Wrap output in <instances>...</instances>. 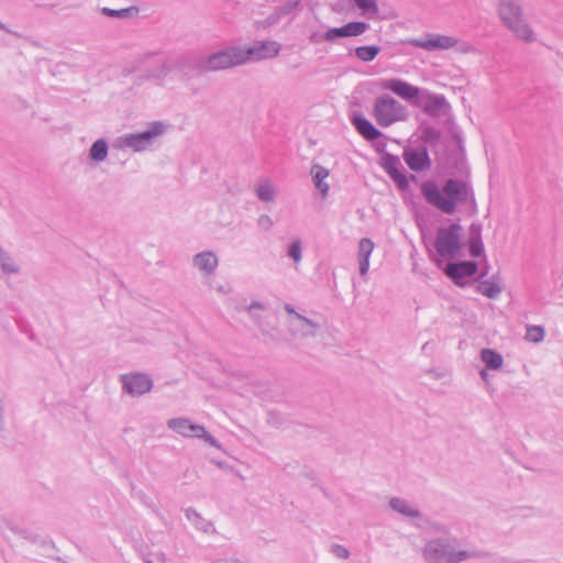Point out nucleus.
<instances>
[{
    "mask_svg": "<svg viewBox=\"0 0 563 563\" xmlns=\"http://www.w3.org/2000/svg\"><path fill=\"white\" fill-rule=\"evenodd\" d=\"M421 191L428 202L445 213H452L457 202L466 200L468 187L463 181L450 179L444 185L442 192H440L434 183L426 181L421 185Z\"/></svg>",
    "mask_w": 563,
    "mask_h": 563,
    "instance_id": "1",
    "label": "nucleus"
},
{
    "mask_svg": "<svg viewBox=\"0 0 563 563\" xmlns=\"http://www.w3.org/2000/svg\"><path fill=\"white\" fill-rule=\"evenodd\" d=\"M373 117L382 126H389L396 122L405 121L408 117L406 107L396 99L384 96L375 100Z\"/></svg>",
    "mask_w": 563,
    "mask_h": 563,
    "instance_id": "2",
    "label": "nucleus"
},
{
    "mask_svg": "<svg viewBox=\"0 0 563 563\" xmlns=\"http://www.w3.org/2000/svg\"><path fill=\"white\" fill-rule=\"evenodd\" d=\"M499 15L507 25L519 38L531 42L533 40V32L531 27L522 20L520 9L512 2H503L499 7Z\"/></svg>",
    "mask_w": 563,
    "mask_h": 563,
    "instance_id": "3",
    "label": "nucleus"
},
{
    "mask_svg": "<svg viewBox=\"0 0 563 563\" xmlns=\"http://www.w3.org/2000/svg\"><path fill=\"white\" fill-rule=\"evenodd\" d=\"M461 230L462 228L459 224H452L446 229L439 230L435 240V249L441 256L453 257L460 252Z\"/></svg>",
    "mask_w": 563,
    "mask_h": 563,
    "instance_id": "4",
    "label": "nucleus"
},
{
    "mask_svg": "<svg viewBox=\"0 0 563 563\" xmlns=\"http://www.w3.org/2000/svg\"><path fill=\"white\" fill-rule=\"evenodd\" d=\"M280 52V44L275 41L256 42L249 48H242L243 63L261 62L276 57Z\"/></svg>",
    "mask_w": 563,
    "mask_h": 563,
    "instance_id": "5",
    "label": "nucleus"
},
{
    "mask_svg": "<svg viewBox=\"0 0 563 563\" xmlns=\"http://www.w3.org/2000/svg\"><path fill=\"white\" fill-rule=\"evenodd\" d=\"M242 56V48L240 47H234L228 51L219 52L217 54L211 55L208 58L206 63V68L209 70H220L236 65H241L244 64Z\"/></svg>",
    "mask_w": 563,
    "mask_h": 563,
    "instance_id": "6",
    "label": "nucleus"
},
{
    "mask_svg": "<svg viewBox=\"0 0 563 563\" xmlns=\"http://www.w3.org/2000/svg\"><path fill=\"white\" fill-rule=\"evenodd\" d=\"M379 86L382 89L391 91L399 98L407 101H415L420 93V89L418 87L398 78L382 79L379 81Z\"/></svg>",
    "mask_w": 563,
    "mask_h": 563,
    "instance_id": "7",
    "label": "nucleus"
},
{
    "mask_svg": "<svg viewBox=\"0 0 563 563\" xmlns=\"http://www.w3.org/2000/svg\"><path fill=\"white\" fill-rule=\"evenodd\" d=\"M367 30L364 22H350L341 27L329 29L323 37L325 41L333 42L339 37H352L363 34Z\"/></svg>",
    "mask_w": 563,
    "mask_h": 563,
    "instance_id": "8",
    "label": "nucleus"
},
{
    "mask_svg": "<svg viewBox=\"0 0 563 563\" xmlns=\"http://www.w3.org/2000/svg\"><path fill=\"white\" fill-rule=\"evenodd\" d=\"M416 46L432 51V49H449L457 44V40L452 36L434 34L424 40H416L412 42Z\"/></svg>",
    "mask_w": 563,
    "mask_h": 563,
    "instance_id": "9",
    "label": "nucleus"
},
{
    "mask_svg": "<svg viewBox=\"0 0 563 563\" xmlns=\"http://www.w3.org/2000/svg\"><path fill=\"white\" fill-rule=\"evenodd\" d=\"M444 271L456 285L461 286L463 278L471 277L477 272V264L474 262L452 263Z\"/></svg>",
    "mask_w": 563,
    "mask_h": 563,
    "instance_id": "10",
    "label": "nucleus"
},
{
    "mask_svg": "<svg viewBox=\"0 0 563 563\" xmlns=\"http://www.w3.org/2000/svg\"><path fill=\"white\" fill-rule=\"evenodd\" d=\"M123 387L128 393L133 395H142L152 388L151 379L142 374L125 375L122 378Z\"/></svg>",
    "mask_w": 563,
    "mask_h": 563,
    "instance_id": "11",
    "label": "nucleus"
},
{
    "mask_svg": "<svg viewBox=\"0 0 563 563\" xmlns=\"http://www.w3.org/2000/svg\"><path fill=\"white\" fill-rule=\"evenodd\" d=\"M404 159L412 170H422L430 166V158L426 148L406 150L404 152Z\"/></svg>",
    "mask_w": 563,
    "mask_h": 563,
    "instance_id": "12",
    "label": "nucleus"
},
{
    "mask_svg": "<svg viewBox=\"0 0 563 563\" xmlns=\"http://www.w3.org/2000/svg\"><path fill=\"white\" fill-rule=\"evenodd\" d=\"M169 428L177 431L178 433L190 437H202L205 435V429L201 426L191 424L186 419H173L168 422Z\"/></svg>",
    "mask_w": 563,
    "mask_h": 563,
    "instance_id": "13",
    "label": "nucleus"
},
{
    "mask_svg": "<svg viewBox=\"0 0 563 563\" xmlns=\"http://www.w3.org/2000/svg\"><path fill=\"white\" fill-rule=\"evenodd\" d=\"M163 132V125L161 123H155L151 128V130L145 131L140 134H133L126 137V143L131 147H134L135 150H141V143L143 142H150V140Z\"/></svg>",
    "mask_w": 563,
    "mask_h": 563,
    "instance_id": "14",
    "label": "nucleus"
},
{
    "mask_svg": "<svg viewBox=\"0 0 563 563\" xmlns=\"http://www.w3.org/2000/svg\"><path fill=\"white\" fill-rule=\"evenodd\" d=\"M353 124L357 132L366 140L373 141L380 136V132L373 125V123L361 115H355L353 118Z\"/></svg>",
    "mask_w": 563,
    "mask_h": 563,
    "instance_id": "15",
    "label": "nucleus"
},
{
    "mask_svg": "<svg viewBox=\"0 0 563 563\" xmlns=\"http://www.w3.org/2000/svg\"><path fill=\"white\" fill-rule=\"evenodd\" d=\"M374 250V243L369 239H362L358 243L360 273L365 275L369 267V256Z\"/></svg>",
    "mask_w": 563,
    "mask_h": 563,
    "instance_id": "16",
    "label": "nucleus"
},
{
    "mask_svg": "<svg viewBox=\"0 0 563 563\" xmlns=\"http://www.w3.org/2000/svg\"><path fill=\"white\" fill-rule=\"evenodd\" d=\"M311 174H312L316 187L320 190V192L323 196H325L329 190V185L323 183V180L325 178H328L329 170L320 165H313L311 168Z\"/></svg>",
    "mask_w": 563,
    "mask_h": 563,
    "instance_id": "17",
    "label": "nucleus"
},
{
    "mask_svg": "<svg viewBox=\"0 0 563 563\" xmlns=\"http://www.w3.org/2000/svg\"><path fill=\"white\" fill-rule=\"evenodd\" d=\"M195 265L205 271H213L218 265V260L213 253L205 252L195 257Z\"/></svg>",
    "mask_w": 563,
    "mask_h": 563,
    "instance_id": "18",
    "label": "nucleus"
},
{
    "mask_svg": "<svg viewBox=\"0 0 563 563\" xmlns=\"http://www.w3.org/2000/svg\"><path fill=\"white\" fill-rule=\"evenodd\" d=\"M481 357L490 369H498L503 365V356L494 350L484 349L481 353Z\"/></svg>",
    "mask_w": 563,
    "mask_h": 563,
    "instance_id": "19",
    "label": "nucleus"
},
{
    "mask_svg": "<svg viewBox=\"0 0 563 563\" xmlns=\"http://www.w3.org/2000/svg\"><path fill=\"white\" fill-rule=\"evenodd\" d=\"M379 53V47L377 46H360L355 49V55L358 59L363 62L373 60Z\"/></svg>",
    "mask_w": 563,
    "mask_h": 563,
    "instance_id": "20",
    "label": "nucleus"
},
{
    "mask_svg": "<svg viewBox=\"0 0 563 563\" xmlns=\"http://www.w3.org/2000/svg\"><path fill=\"white\" fill-rule=\"evenodd\" d=\"M108 154V146L103 140L96 141L90 148V157L95 161H103Z\"/></svg>",
    "mask_w": 563,
    "mask_h": 563,
    "instance_id": "21",
    "label": "nucleus"
},
{
    "mask_svg": "<svg viewBox=\"0 0 563 563\" xmlns=\"http://www.w3.org/2000/svg\"><path fill=\"white\" fill-rule=\"evenodd\" d=\"M468 250L470 254L474 257H478L484 253V246L478 230H475L474 236L468 241Z\"/></svg>",
    "mask_w": 563,
    "mask_h": 563,
    "instance_id": "22",
    "label": "nucleus"
},
{
    "mask_svg": "<svg viewBox=\"0 0 563 563\" xmlns=\"http://www.w3.org/2000/svg\"><path fill=\"white\" fill-rule=\"evenodd\" d=\"M478 291L488 298H496L500 295L501 289L497 284L485 282L478 285Z\"/></svg>",
    "mask_w": 563,
    "mask_h": 563,
    "instance_id": "23",
    "label": "nucleus"
},
{
    "mask_svg": "<svg viewBox=\"0 0 563 563\" xmlns=\"http://www.w3.org/2000/svg\"><path fill=\"white\" fill-rule=\"evenodd\" d=\"M257 196L261 200L269 201L274 197V188L268 181H263L256 189Z\"/></svg>",
    "mask_w": 563,
    "mask_h": 563,
    "instance_id": "24",
    "label": "nucleus"
},
{
    "mask_svg": "<svg viewBox=\"0 0 563 563\" xmlns=\"http://www.w3.org/2000/svg\"><path fill=\"white\" fill-rule=\"evenodd\" d=\"M526 339L533 343H539L544 339V330L539 325L528 327Z\"/></svg>",
    "mask_w": 563,
    "mask_h": 563,
    "instance_id": "25",
    "label": "nucleus"
},
{
    "mask_svg": "<svg viewBox=\"0 0 563 563\" xmlns=\"http://www.w3.org/2000/svg\"><path fill=\"white\" fill-rule=\"evenodd\" d=\"M400 162L398 158L393 156H387L384 159V168L388 173L389 176H394L399 172Z\"/></svg>",
    "mask_w": 563,
    "mask_h": 563,
    "instance_id": "26",
    "label": "nucleus"
},
{
    "mask_svg": "<svg viewBox=\"0 0 563 563\" xmlns=\"http://www.w3.org/2000/svg\"><path fill=\"white\" fill-rule=\"evenodd\" d=\"M354 2L358 8L371 11L372 13H377L378 11L375 0H354Z\"/></svg>",
    "mask_w": 563,
    "mask_h": 563,
    "instance_id": "27",
    "label": "nucleus"
},
{
    "mask_svg": "<svg viewBox=\"0 0 563 563\" xmlns=\"http://www.w3.org/2000/svg\"><path fill=\"white\" fill-rule=\"evenodd\" d=\"M390 506L396 509L397 511L401 512V514H406V515H413L412 511H410L409 507L406 505L405 501L402 500H399V499H393L390 501Z\"/></svg>",
    "mask_w": 563,
    "mask_h": 563,
    "instance_id": "28",
    "label": "nucleus"
},
{
    "mask_svg": "<svg viewBox=\"0 0 563 563\" xmlns=\"http://www.w3.org/2000/svg\"><path fill=\"white\" fill-rule=\"evenodd\" d=\"M390 177L394 179L399 189L406 190L408 188L407 177L400 170Z\"/></svg>",
    "mask_w": 563,
    "mask_h": 563,
    "instance_id": "29",
    "label": "nucleus"
},
{
    "mask_svg": "<svg viewBox=\"0 0 563 563\" xmlns=\"http://www.w3.org/2000/svg\"><path fill=\"white\" fill-rule=\"evenodd\" d=\"M289 255L292 257V260L296 263H298L300 261V258H301V249H300V243L299 242H294L290 245Z\"/></svg>",
    "mask_w": 563,
    "mask_h": 563,
    "instance_id": "30",
    "label": "nucleus"
},
{
    "mask_svg": "<svg viewBox=\"0 0 563 563\" xmlns=\"http://www.w3.org/2000/svg\"><path fill=\"white\" fill-rule=\"evenodd\" d=\"M132 10H133V8L122 9V10H111L108 8H103L102 12L109 16H124Z\"/></svg>",
    "mask_w": 563,
    "mask_h": 563,
    "instance_id": "31",
    "label": "nucleus"
},
{
    "mask_svg": "<svg viewBox=\"0 0 563 563\" xmlns=\"http://www.w3.org/2000/svg\"><path fill=\"white\" fill-rule=\"evenodd\" d=\"M430 99L437 104L442 106L444 103V99L442 97L433 96Z\"/></svg>",
    "mask_w": 563,
    "mask_h": 563,
    "instance_id": "32",
    "label": "nucleus"
},
{
    "mask_svg": "<svg viewBox=\"0 0 563 563\" xmlns=\"http://www.w3.org/2000/svg\"><path fill=\"white\" fill-rule=\"evenodd\" d=\"M335 551H336L338 555L341 558L347 556V551L341 547H336Z\"/></svg>",
    "mask_w": 563,
    "mask_h": 563,
    "instance_id": "33",
    "label": "nucleus"
},
{
    "mask_svg": "<svg viewBox=\"0 0 563 563\" xmlns=\"http://www.w3.org/2000/svg\"><path fill=\"white\" fill-rule=\"evenodd\" d=\"M438 551V548H435L433 544H429V547L427 548V552L429 554H431L432 552L437 553Z\"/></svg>",
    "mask_w": 563,
    "mask_h": 563,
    "instance_id": "34",
    "label": "nucleus"
},
{
    "mask_svg": "<svg viewBox=\"0 0 563 563\" xmlns=\"http://www.w3.org/2000/svg\"><path fill=\"white\" fill-rule=\"evenodd\" d=\"M459 555H460V556H459V559H457V560H462V559H464V558L466 556V554H465L464 552H463V553H460Z\"/></svg>",
    "mask_w": 563,
    "mask_h": 563,
    "instance_id": "35",
    "label": "nucleus"
},
{
    "mask_svg": "<svg viewBox=\"0 0 563 563\" xmlns=\"http://www.w3.org/2000/svg\"><path fill=\"white\" fill-rule=\"evenodd\" d=\"M482 376L485 378L486 377V372L485 371H482Z\"/></svg>",
    "mask_w": 563,
    "mask_h": 563,
    "instance_id": "36",
    "label": "nucleus"
},
{
    "mask_svg": "<svg viewBox=\"0 0 563 563\" xmlns=\"http://www.w3.org/2000/svg\"><path fill=\"white\" fill-rule=\"evenodd\" d=\"M147 563H151L150 561Z\"/></svg>",
    "mask_w": 563,
    "mask_h": 563,
    "instance_id": "37",
    "label": "nucleus"
}]
</instances>
